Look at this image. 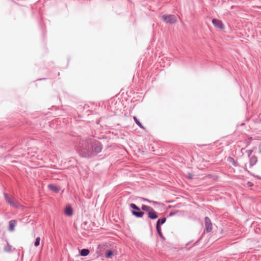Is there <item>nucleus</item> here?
<instances>
[{
	"instance_id": "23",
	"label": "nucleus",
	"mask_w": 261,
	"mask_h": 261,
	"mask_svg": "<svg viewBox=\"0 0 261 261\" xmlns=\"http://www.w3.org/2000/svg\"><path fill=\"white\" fill-rule=\"evenodd\" d=\"M177 213V212H171V213H170L169 216L170 217H172V216L175 215Z\"/></svg>"
},
{
	"instance_id": "15",
	"label": "nucleus",
	"mask_w": 261,
	"mask_h": 261,
	"mask_svg": "<svg viewBox=\"0 0 261 261\" xmlns=\"http://www.w3.org/2000/svg\"><path fill=\"white\" fill-rule=\"evenodd\" d=\"M227 160L228 162L231 163L234 167L239 166L238 164L232 157L228 156Z\"/></svg>"
},
{
	"instance_id": "20",
	"label": "nucleus",
	"mask_w": 261,
	"mask_h": 261,
	"mask_svg": "<svg viewBox=\"0 0 261 261\" xmlns=\"http://www.w3.org/2000/svg\"><path fill=\"white\" fill-rule=\"evenodd\" d=\"M40 238L39 237L36 238L35 241L34 242V246L36 247H37L40 245Z\"/></svg>"
},
{
	"instance_id": "24",
	"label": "nucleus",
	"mask_w": 261,
	"mask_h": 261,
	"mask_svg": "<svg viewBox=\"0 0 261 261\" xmlns=\"http://www.w3.org/2000/svg\"><path fill=\"white\" fill-rule=\"evenodd\" d=\"M246 152L248 154L249 157H250L251 156L250 155H251V153H252L253 150H248L246 151Z\"/></svg>"
},
{
	"instance_id": "22",
	"label": "nucleus",
	"mask_w": 261,
	"mask_h": 261,
	"mask_svg": "<svg viewBox=\"0 0 261 261\" xmlns=\"http://www.w3.org/2000/svg\"><path fill=\"white\" fill-rule=\"evenodd\" d=\"M151 203H153L154 205H161L162 204V203L159 202L152 201V202H151Z\"/></svg>"
},
{
	"instance_id": "2",
	"label": "nucleus",
	"mask_w": 261,
	"mask_h": 261,
	"mask_svg": "<svg viewBox=\"0 0 261 261\" xmlns=\"http://www.w3.org/2000/svg\"><path fill=\"white\" fill-rule=\"evenodd\" d=\"M129 206L133 210L131 211L132 215L137 218H141L144 215V213L141 211V208L135 203H130Z\"/></svg>"
},
{
	"instance_id": "14",
	"label": "nucleus",
	"mask_w": 261,
	"mask_h": 261,
	"mask_svg": "<svg viewBox=\"0 0 261 261\" xmlns=\"http://www.w3.org/2000/svg\"><path fill=\"white\" fill-rule=\"evenodd\" d=\"M166 221V217H163L162 218L159 219L156 222V226H161V225L164 224Z\"/></svg>"
},
{
	"instance_id": "3",
	"label": "nucleus",
	"mask_w": 261,
	"mask_h": 261,
	"mask_svg": "<svg viewBox=\"0 0 261 261\" xmlns=\"http://www.w3.org/2000/svg\"><path fill=\"white\" fill-rule=\"evenodd\" d=\"M4 195L6 202L11 206L15 208H19L20 206V204L17 201L15 200L14 198L10 197L6 193L4 194Z\"/></svg>"
},
{
	"instance_id": "4",
	"label": "nucleus",
	"mask_w": 261,
	"mask_h": 261,
	"mask_svg": "<svg viewBox=\"0 0 261 261\" xmlns=\"http://www.w3.org/2000/svg\"><path fill=\"white\" fill-rule=\"evenodd\" d=\"M165 23H175L177 21V18L174 15H164L162 17Z\"/></svg>"
},
{
	"instance_id": "32",
	"label": "nucleus",
	"mask_w": 261,
	"mask_h": 261,
	"mask_svg": "<svg viewBox=\"0 0 261 261\" xmlns=\"http://www.w3.org/2000/svg\"><path fill=\"white\" fill-rule=\"evenodd\" d=\"M84 223L85 225L87 224V222H85Z\"/></svg>"
},
{
	"instance_id": "19",
	"label": "nucleus",
	"mask_w": 261,
	"mask_h": 261,
	"mask_svg": "<svg viewBox=\"0 0 261 261\" xmlns=\"http://www.w3.org/2000/svg\"><path fill=\"white\" fill-rule=\"evenodd\" d=\"M245 171H246L248 174H249L250 175H251V176H253V177H255L256 178H257V179H261V177L259 176V175H254V174L252 173L251 172H250L247 169V168H245L244 169Z\"/></svg>"
},
{
	"instance_id": "7",
	"label": "nucleus",
	"mask_w": 261,
	"mask_h": 261,
	"mask_svg": "<svg viewBox=\"0 0 261 261\" xmlns=\"http://www.w3.org/2000/svg\"><path fill=\"white\" fill-rule=\"evenodd\" d=\"M148 217L151 220H155L158 218L157 213L152 208L148 212Z\"/></svg>"
},
{
	"instance_id": "31",
	"label": "nucleus",
	"mask_w": 261,
	"mask_h": 261,
	"mask_svg": "<svg viewBox=\"0 0 261 261\" xmlns=\"http://www.w3.org/2000/svg\"><path fill=\"white\" fill-rule=\"evenodd\" d=\"M189 244H190V243H187V244H186V246H188L189 245Z\"/></svg>"
},
{
	"instance_id": "10",
	"label": "nucleus",
	"mask_w": 261,
	"mask_h": 261,
	"mask_svg": "<svg viewBox=\"0 0 261 261\" xmlns=\"http://www.w3.org/2000/svg\"><path fill=\"white\" fill-rule=\"evenodd\" d=\"M16 224V221L15 220H12L9 222V230L13 231L15 229V226Z\"/></svg>"
},
{
	"instance_id": "16",
	"label": "nucleus",
	"mask_w": 261,
	"mask_h": 261,
	"mask_svg": "<svg viewBox=\"0 0 261 261\" xmlns=\"http://www.w3.org/2000/svg\"><path fill=\"white\" fill-rule=\"evenodd\" d=\"M156 229L157 232H158L159 236H160V237L163 240H165V238L164 237V236L162 232L161 226H156Z\"/></svg>"
},
{
	"instance_id": "17",
	"label": "nucleus",
	"mask_w": 261,
	"mask_h": 261,
	"mask_svg": "<svg viewBox=\"0 0 261 261\" xmlns=\"http://www.w3.org/2000/svg\"><path fill=\"white\" fill-rule=\"evenodd\" d=\"M4 250L7 252H10L12 250V246L9 244L8 241H7V245L4 247Z\"/></svg>"
},
{
	"instance_id": "33",
	"label": "nucleus",
	"mask_w": 261,
	"mask_h": 261,
	"mask_svg": "<svg viewBox=\"0 0 261 261\" xmlns=\"http://www.w3.org/2000/svg\"><path fill=\"white\" fill-rule=\"evenodd\" d=\"M259 152L261 153V150H259Z\"/></svg>"
},
{
	"instance_id": "12",
	"label": "nucleus",
	"mask_w": 261,
	"mask_h": 261,
	"mask_svg": "<svg viewBox=\"0 0 261 261\" xmlns=\"http://www.w3.org/2000/svg\"><path fill=\"white\" fill-rule=\"evenodd\" d=\"M114 256V252L111 250H107L105 251V256L107 259L112 258Z\"/></svg>"
},
{
	"instance_id": "18",
	"label": "nucleus",
	"mask_w": 261,
	"mask_h": 261,
	"mask_svg": "<svg viewBox=\"0 0 261 261\" xmlns=\"http://www.w3.org/2000/svg\"><path fill=\"white\" fill-rule=\"evenodd\" d=\"M151 208L152 207L143 204L141 206V210L148 212Z\"/></svg>"
},
{
	"instance_id": "21",
	"label": "nucleus",
	"mask_w": 261,
	"mask_h": 261,
	"mask_svg": "<svg viewBox=\"0 0 261 261\" xmlns=\"http://www.w3.org/2000/svg\"><path fill=\"white\" fill-rule=\"evenodd\" d=\"M134 119L135 121V122H136V123L139 125L140 126V127L142 128V129H145V127H143V126H142L141 123L138 121V120L137 119L136 117H134Z\"/></svg>"
},
{
	"instance_id": "30",
	"label": "nucleus",
	"mask_w": 261,
	"mask_h": 261,
	"mask_svg": "<svg viewBox=\"0 0 261 261\" xmlns=\"http://www.w3.org/2000/svg\"><path fill=\"white\" fill-rule=\"evenodd\" d=\"M248 184H249V185H252V184L250 182H248Z\"/></svg>"
},
{
	"instance_id": "11",
	"label": "nucleus",
	"mask_w": 261,
	"mask_h": 261,
	"mask_svg": "<svg viewBox=\"0 0 261 261\" xmlns=\"http://www.w3.org/2000/svg\"><path fill=\"white\" fill-rule=\"evenodd\" d=\"M64 213L66 215L70 216L73 214V209L70 206H68L65 207Z\"/></svg>"
},
{
	"instance_id": "25",
	"label": "nucleus",
	"mask_w": 261,
	"mask_h": 261,
	"mask_svg": "<svg viewBox=\"0 0 261 261\" xmlns=\"http://www.w3.org/2000/svg\"><path fill=\"white\" fill-rule=\"evenodd\" d=\"M142 200L144 201H147L149 203H151V202H152V200H150L149 199H146V198H142Z\"/></svg>"
},
{
	"instance_id": "13",
	"label": "nucleus",
	"mask_w": 261,
	"mask_h": 261,
	"mask_svg": "<svg viewBox=\"0 0 261 261\" xmlns=\"http://www.w3.org/2000/svg\"><path fill=\"white\" fill-rule=\"evenodd\" d=\"M90 253V251L88 249L84 248L80 250V254L82 256H87Z\"/></svg>"
},
{
	"instance_id": "29",
	"label": "nucleus",
	"mask_w": 261,
	"mask_h": 261,
	"mask_svg": "<svg viewBox=\"0 0 261 261\" xmlns=\"http://www.w3.org/2000/svg\"><path fill=\"white\" fill-rule=\"evenodd\" d=\"M248 184H249V185H252V184L250 182H248Z\"/></svg>"
},
{
	"instance_id": "27",
	"label": "nucleus",
	"mask_w": 261,
	"mask_h": 261,
	"mask_svg": "<svg viewBox=\"0 0 261 261\" xmlns=\"http://www.w3.org/2000/svg\"><path fill=\"white\" fill-rule=\"evenodd\" d=\"M252 138L251 137H248V141L250 142L252 140Z\"/></svg>"
},
{
	"instance_id": "8",
	"label": "nucleus",
	"mask_w": 261,
	"mask_h": 261,
	"mask_svg": "<svg viewBox=\"0 0 261 261\" xmlns=\"http://www.w3.org/2000/svg\"><path fill=\"white\" fill-rule=\"evenodd\" d=\"M48 188L49 190H50L56 193H59L60 190V187H59L54 184H49L48 185Z\"/></svg>"
},
{
	"instance_id": "28",
	"label": "nucleus",
	"mask_w": 261,
	"mask_h": 261,
	"mask_svg": "<svg viewBox=\"0 0 261 261\" xmlns=\"http://www.w3.org/2000/svg\"><path fill=\"white\" fill-rule=\"evenodd\" d=\"M199 240L195 242V243L194 244V246L196 245L197 244V243L198 242Z\"/></svg>"
},
{
	"instance_id": "5",
	"label": "nucleus",
	"mask_w": 261,
	"mask_h": 261,
	"mask_svg": "<svg viewBox=\"0 0 261 261\" xmlns=\"http://www.w3.org/2000/svg\"><path fill=\"white\" fill-rule=\"evenodd\" d=\"M204 222L206 232H210L212 230V224L210 219L208 217H205Z\"/></svg>"
},
{
	"instance_id": "1",
	"label": "nucleus",
	"mask_w": 261,
	"mask_h": 261,
	"mask_svg": "<svg viewBox=\"0 0 261 261\" xmlns=\"http://www.w3.org/2000/svg\"><path fill=\"white\" fill-rule=\"evenodd\" d=\"M102 148V143L92 136L85 139L80 138L77 151L80 156L90 159L96 156Z\"/></svg>"
},
{
	"instance_id": "6",
	"label": "nucleus",
	"mask_w": 261,
	"mask_h": 261,
	"mask_svg": "<svg viewBox=\"0 0 261 261\" xmlns=\"http://www.w3.org/2000/svg\"><path fill=\"white\" fill-rule=\"evenodd\" d=\"M212 23L216 28H219L221 30L224 29V26L222 22L219 19H213L212 20Z\"/></svg>"
},
{
	"instance_id": "26",
	"label": "nucleus",
	"mask_w": 261,
	"mask_h": 261,
	"mask_svg": "<svg viewBox=\"0 0 261 261\" xmlns=\"http://www.w3.org/2000/svg\"><path fill=\"white\" fill-rule=\"evenodd\" d=\"M188 178L189 179H192L193 178V175L189 173L188 176Z\"/></svg>"
},
{
	"instance_id": "34",
	"label": "nucleus",
	"mask_w": 261,
	"mask_h": 261,
	"mask_svg": "<svg viewBox=\"0 0 261 261\" xmlns=\"http://www.w3.org/2000/svg\"><path fill=\"white\" fill-rule=\"evenodd\" d=\"M260 120H261V116H260Z\"/></svg>"
},
{
	"instance_id": "9",
	"label": "nucleus",
	"mask_w": 261,
	"mask_h": 261,
	"mask_svg": "<svg viewBox=\"0 0 261 261\" xmlns=\"http://www.w3.org/2000/svg\"><path fill=\"white\" fill-rule=\"evenodd\" d=\"M257 162V158L255 155L249 157V164L251 167L255 165Z\"/></svg>"
}]
</instances>
